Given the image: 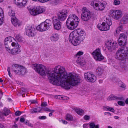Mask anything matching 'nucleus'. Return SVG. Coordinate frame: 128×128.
Instances as JSON below:
<instances>
[{
  "mask_svg": "<svg viewBox=\"0 0 128 128\" xmlns=\"http://www.w3.org/2000/svg\"><path fill=\"white\" fill-rule=\"evenodd\" d=\"M118 103L120 106H124L125 104L124 102L122 101H119L118 102Z\"/></svg>",
  "mask_w": 128,
  "mask_h": 128,
  "instance_id": "obj_44",
  "label": "nucleus"
},
{
  "mask_svg": "<svg viewBox=\"0 0 128 128\" xmlns=\"http://www.w3.org/2000/svg\"><path fill=\"white\" fill-rule=\"evenodd\" d=\"M120 67L122 68H125L126 67V65L124 63L121 62L120 64Z\"/></svg>",
  "mask_w": 128,
  "mask_h": 128,
  "instance_id": "obj_45",
  "label": "nucleus"
},
{
  "mask_svg": "<svg viewBox=\"0 0 128 128\" xmlns=\"http://www.w3.org/2000/svg\"><path fill=\"white\" fill-rule=\"evenodd\" d=\"M21 66L17 64H14L12 66V71L16 74H19Z\"/></svg>",
  "mask_w": 128,
  "mask_h": 128,
  "instance_id": "obj_22",
  "label": "nucleus"
},
{
  "mask_svg": "<svg viewBox=\"0 0 128 128\" xmlns=\"http://www.w3.org/2000/svg\"><path fill=\"white\" fill-rule=\"evenodd\" d=\"M123 27L122 26H120L118 27L117 28L119 31H121Z\"/></svg>",
  "mask_w": 128,
  "mask_h": 128,
  "instance_id": "obj_56",
  "label": "nucleus"
},
{
  "mask_svg": "<svg viewBox=\"0 0 128 128\" xmlns=\"http://www.w3.org/2000/svg\"><path fill=\"white\" fill-rule=\"evenodd\" d=\"M128 56V48L127 47H122L119 48L116 52L115 58L119 60H123Z\"/></svg>",
  "mask_w": 128,
  "mask_h": 128,
  "instance_id": "obj_4",
  "label": "nucleus"
},
{
  "mask_svg": "<svg viewBox=\"0 0 128 128\" xmlns=\"http://www.w3.org/2000/svg\"><path fill=\"white\" fill-rule=\"evenodd\" d=\"M97 26L99 30L102 31H106L110 28L108 26H107L105 22H103L102 24H99Z\"/></svg>",
  "mask_w": 128,
  "mask_h": 128,
  "instance_id": "obj_17",
  "label": "nucleus"
},
{
  "mask_svg": "<svg viewBox=\"0 0 128 128\" xmlns=\"http://www.w3.org/2000/svg\"><path fill=\"white\" fill-rule=\"evenodd\" d=\"M116 43L112 42L111 40H107L105 42V45L108 49L111 51L112 50L115 49Z\"/></svg>",
  "mask_w": 128,
  "mask_h": 128,
  "instance_id": "obj_15",
  "label": "nucleus"
},
{
  "mask_svg": "<svg viewBox=\"0 0 128 128\" xmlns=\"http://www.w3.org/2000/svg\"><path fill=\"white\" fill-rule=\"evenodd\" d=\"M60 121V122H62L63 124H68V122L64 120H59Z\"/></svg>",
  "mask_w": 128,
  "mask_h": 128,
  "instance_id": "obj_51",
  "label": "nucleus"
},
{
  "mask_svg": "<svg viewBox=\"0 0 128 128\" xmlns=\"http://www.w3.org/2000/svg\"><path fill=\"white\" fill-rule=\"evenodd\" d=\"M65 119L68 120L72 121L73 120V118L72 116L68 114L66 115Z\"/></svg>",
  "mask_w": 128,
  "mask_h": 128,
  "instance_id": "obj_37",
  "label": "nucleus"
},
{
  "mask_svg": "<svg viewBox=\"0 0 128 128\" xmlns=\"http://www.w3.org/2000/svg\"><path fill=\"white\" fill-rule=\"evenodd\" d=\"M110 14L112 18L116 20H119L123 16L122 12L119 10H110Z\"/></svg>",
  "mask_w": 128,
  "mask_h": 128,
  "instance_id": "obj_9",
  "label": "nucleus"
},
{
  "mask_svg": "<svg viewBox=\"0 0 128 128\" xmlns=\"http://www.w3.org/2000/svg\"><path fill=\"white\" fill-rule=\"evenodd\" d=\"M75 111L77 114L80 115H83L84 114V111L82 109H77L75 110Z\"/></svg>",
  "mask_w": 128,
  "mask_h": 128,
  "instance_id": "obj_36",
  "label": "nucleus"
},
{
  "mask_svg": "<svg viewBox=\"0 0 128 128\" xmlns=\"http://www.w3.org/2000/svg\"><path fill=\"white\" fill-rule=\"evenodd\" d=\"M85 36L84 32L79 28L70 33L69 40L74 46H76L80 44L84 38Z\"/></svg>",
  "mask_w": 128,
  "mask_h": 128,
  "instance_id": "obj_2",
  "label": "nucleus"
},
{
  "mask_svg": "<svg viewBox=\"0 0 128 128\" xmlns=\"http://www.w3.org/2000/svg\"><path fill=\"white\" fill-rule=\"evenodd\" d=\"M81 11L82 19L85 21H87L90 20L91 16L90 12L87 8H82Z\"/></svg>",
  "mask_w": 128,
  "mask_h": 128,
  "instance_id": "obj_7",
  "label": "nucleus"
},
{
  "mask_svg": "<svg viewBox=\"0 0 128 128\" xmlns=\"http://www.w3.org/2000/svg\"><path fill=\"white\" fill-rule=\"evenodd\" d=\"M76 62L78 64L82 66H83L86 64L84 60L82 59H77Z\"/></svg>",
  "mask_w": 128,
  "mask_h": 128,
  "instance_id": "obj_32",
  "label": "nucleus"
},
{
  "mask_svg": "<svg viewBox=\"0 0 128 128\" xmlns=\"http://www.w3.org/2000/svg\"><path fill=\"white\" fill-rule=\"evenodd\" d=\"M106 3L105 2H100L99 4L96 3H95L94 2H92L91 3V5L94 8L98 7V6L99 7H102L105 8L106 6Z\"/></svg>",
  "mask_w": 128,
  "mask_h": 128,
  "instance_id": "obj_18",
  "label": "nucleus"
},
{
  "mask_svg": "<svg viewBox=\"0 0 128 128\" xmlns=\"http://www.w3.org/2000/svg\"><path fill=\"white\" fill-rule=\"evenodd\" d=\"M20 122H24L25 120L24 118H20Z\"/></svg>",
  "mask_w": 128,
  "mask_h": 128,
  "instance_id": "obj_58",
  "label": "nucleus"
},
{
  "mask_svg": "<svg viewBox=\"0 0 128 128\" xmlns=\"http://www.w3.org/2000/svg\"><path fill=\"white\" fill-rule=\"evenodd\" d=\"M84 118L85 120H88L90 119V117L88 115H85L84 116Z\"/></svg>",
  "mask_w": 128,
  "mask_h": 128,
  "instance_id": "obj_46",
  "label": "nucleus"
},
{
  "mask_svg": "<svg viewBox=\"0 0 128 128\" xmlns=\"http://www.w3.org/2000/svg\"><path fill=\"white\" fill-rule=\"evenodd\" d=\"M4 17V12L2 8H0V19H3Z\"/></svg>",
  "mask_w": 128,
  "mask_h": 128,
  "instance_id": "obj_41",
  "label": "nucleus"
},
{
  "mask_svg": "<svg viewBox=\"0 0 128 128\" xmlns=\"http://www.w3.org/2000/svg\"><path fill=\"white\" fill-rule=\"evenodd\" d=\"M96 10H100L102 11L104 9V8H101V9L100 8H96Z\"/></svg>",
  "mask_w": 128,
  "mask_h": 128,
  "instance_id": "obj_62",
  "label": "nucleus"
},
{
  "mask_svg": "<svg viewBox=\"0 0 128 128\" xmlns=\"http://www.w3.org/2000/svg\"><path fill=\"white\" fill-rule=\"evenodd\" d=\"M13 38L12 37H8L6 38L4 40V44L5 46L9 44L12 41V39Z\"/></svg>",
  "mask_w": 128,
  "mask_h": 128,
  "instance_id": "obj_26",
  "label": "nucleus"
},
{
  "mask_svg": "<svg viewBox=\"0 0 128 128\" xmlns=\"http://www.w3.org/2000/svg\"><path fill=\"white\" fill-rule=\"evenodd\" d=\"M10 110L4 107L2 111V113L3 115L6 116L8 115L10 113Z\"/></svg>",
  "mask_w": 128,
  "mask_h": 128,
  "instance_id": "obj_27",
  "label": "nucleus"
},
{
  "mask_svg": "<svg viewBox=\"0 0 128 128\" xmlns=\"http://www.w3.org/2000/svg\"><path fill=\"white\" fill-rule=\"evenodd\" d=\"M123 99V97L117 96L114 94H111L108 98L107 100L108 101H110L115 100H122Z\"/></svg>",
  "mask_w": 128,
  "mask_h": 128,
  "instance_id": "obj_21",
  "label": "nucleus"
},
{
  "mask_svg": "<svg viewBox=\"0 0 128 128\" xmlns=\"http://www.w3.org/2000/svg\"><path fill=\"white\" fill-rule=\"evenodd\" d=\"M60 37V36L57 33H54L50 37V39L52 42H55L58 40Z\"/></svg>",
  "mask_w": 128,
  "mask_h": 128,
  "instance_id": "obj_23",
  "label": "nucleus"
},
{
  "mask_svg": "<svg viewBox=\"0 0 128 128\" xmlns=\"http://www.w3.org/2000/svg\"><path fill=\"white\" fill-rule=\"evenodd\" d=\"M105 21V24L107 26H108L110 28V26H111L112 24V22L110 18L109 19L106 18Z\"/></svg>",
  "mask_w": 128,
  "mask_h": 128,
  "instance_id": "obj_34",
  "label": "nucleus"
},
{
  "mask_svg": "<svg viewBox=\"0 0 128 128\" xmlns=\"http://www.w3.org/2000/svg\"><path fill=\"white\" fill-rule=\"evenodd\" d=\"M55 98L58 99H64V98H65L66 97L65 96H62L61 95H57L56 96H55Z\"/></svg>",
  "mask_w": 128,
  "mask_h": 128,
  "instance_id": "obj_42",
  "label": "nucleus"
},
{
  "mask_svg": "<svg viewBox=\"0 0 128 128\" xmlns=\"http://www.w3.org/2000/svg\"><path fill=\"white\" fill-rule=\"evenodd\" d=\"M29 12L33 16H36L44 12L45 8H28Z\"/></svg>",
  "mask_w": 128,
  "mask_h": 128,
  "instance_id": "obj_13",
  "label": "nucleus"
},
{
  "mask_svg": "<svg viewBox=\"0 0 128 128\" xmlns=\"http://www.w3.org/2000/svg\"><path fill=\"white\" fill-rule=\"evenodd\" d=\"M103 109L104 110L110 111L113 112H114V110L113 108L108 106H104Z\"/></svg>",
  "mask_w": 128,
  "mask_h": 128,
  "instance_id": "obj_31",
  "label": "nucleus"
},
{
  "mask_svg": "<svg viewBox=\"0 0 128 128\" xmlns=\"http://www.w3.org/2000/svg\"><path fill=\"white\" fill-rule=\"evenodd\" d=\"M12 46H15V48H20V46L18 44L17 42H12L11 44Z\"/></svg>",
  "mask_w": 128,
  "mask_h": 128,
  "instance_id": "obj_39",
  "label": "nucleus"
},
{
  "mask_svg": "<svg viewBox=\"0 0 128 128\" xmlns=\"http://www.w3.org/2000/svg\"><path fill=\"white\" fill-rule=\"evenodd\" d=\"M46 117L45 116H39L38 118L40 120H44L46 118Z\"/></svg>",
  "mask_w": 128,
  "mask_h": 128,
  "instance_id": "obj_52",
  "label": "nucleus"
},
{
  "mask_svg": "<svg viewBox=\"0 0 128 128\" xmlns=\"http://www.w3.org/2000/svg\"><path fill=\"white\" fill-rule=\"evenodd\" d=\"M51 20L48 19L41 23L36 27L37 30L40 32H44L48 30L52 25Z\"/></svg>",
  "mask_w": 128,
  "mask_h": 128,
  "instance_id": "obj_5",
  "label": "nucleus"
},
{
  "mask_svg": "<svg viewBox=\"0 0 128 128\" xmlns=\"http://www.w3.org/2000/svg\"><path fill=\"white\" fill-rule=\"evenodd\" d=\"M14 37L16 40L18 42H22L23 40L22 37L20 34H15Z\"/></svg>",
  "mask_w": 128,
  "mask_h": 128,
  "instance_id": "obj_29",
  "label": "nucleus"
},
{
  "mask_svg": "<svg viewBox=\"0 0 128 128\" xmlns=\"http://www.w3.org/2000/svg\"><path fill=\"white\" fill-rule=\"evenodd\" d=\"M44 110L46 111H48L52 112H54L55 111L54 110H50L48 108H44Z\"/></svg>",
  "mask_w": 128,
  "mask_h": 128,
  "instance_id": "obj_43",
  "label": "nucleus"
},
{
  "mask_svg": "<svg viewBox=\"0 0 128 128\" xmlns=\"http://www.w3.org/2000/svg\"><path fill=\"white\" fill-rule=\"evenodd\" d=\"M12 24L15 26H20L21 24L20 22L16 17H12L11 20Z\"/></svg>",
  "mask_w": 128,
  "mask_h": 128,
  "instance_id": "obj_19",
  "label": "nucleus"
},
{
  "mask_svg": "<svg viewBox=\"0 0 128 128\" xmlns=\"http://www.w3.org/2000/svg\"><path fill=\"white\" fill-rule=\"evenodd\" d=\"M2 19H0V26L2 24Z\"/></svg>",
  "mask_w": 128,
  "mask_h": 128,
  "instance_id": "obj_64",
  "label": "nucleus"
},
{
  "mask_svg": "<svg viewBox=\"0 0 128 128\" xmlns=\"http://www.w3.org/2000/svg\"><path fill=\"white\" fill-rule=\"evenodd\" d=\"M0 128H5L4 126L0 123Z\"/></svg>",
  "mask_w": 128,
  "mask_h": 128,
  "instance_id": "obj_61",
  "label": "nucleus"
},
{
  "mask_svg": "<svg viewBox=\"0 0 128 128\" xmlns=\"http://www.w3.org/2000/svg\"><path fill=\"white\" fill-rule=\"evenodd\" d=\"M28 0H14V4L18 6H19L22 7H24L26 5Z\"/></svg>",
  "mask_w": 128,
  "mask_h": 128,
  "instance_id": "obj_16",
  "label": "nucleus"
},
{
  "mask_svg": "<svg viewBox=\"0 0 128 128\" xmlns=\"http://www.w3.org/2000/svg\"><path fill=\"white\" fill-rule=\"evenodd\" d=\"M27 72V70L26 68L23 66H21L20 70V72L18 74L24 75Z\"/></svg>",
  "mask_w": 128,
  "mask_h": 128,
  "instance_id": "obj_28",
  "label": "nucleus"
},
{
  "mask_svg": "<svg viewBox=\"0 0 128 128\" xmlns=\"http://www.w3.org/2000/svg\"><path fill=\"white\" fill-rule=\"evenodd\" d=\"M52 19L54 28L57 30H59L61 28V22L56 16H53Z\"/></svg>",
  "mask_w": 128,
  "mask_h": 128,
  "instance_id": "obj_12",
  "label": "nucleus"
},
{
  "mask_svg": "<svg viewBox=\"0 0 128 128\" xmlns=\"http://www.w3.org/2000/svg\"><path fill=\"white\" fill-rule=\"evenodd\" d=\"M90 128H99V126L98 124L96 125L93 122L90 123L89 124Z\"/></svg>",
  "mask_w": 128,
  "mask_h": 128,
  "instance_id": "obj_38",
  "label": "nucleus"
},
{
  "mask_svg": "<svg viewBox=\"0 0 128 128\" xmlns=\"http://www.w3.org/2000/svg\"><path fill=\"white\" fill-rule=\"evenodd\" d=\"M21 114V112H20L19 111H17L16 112L15 115L16 116H20Z\"/></svg>",
  "mask_w": 128,
  "mask_h": 128,
  "instance_id": "obj_48",
  "label": "nucleus"
},
{
  "mask_svg": "<svg viewBox=\"0 0 128 128\" xmlns=\"http://www.w3.org/2000/svg\"><path fill=\"white\" fill-rule=\"evenodd\" d=\"M36 30L34 27L29 26L26 27L25 32L27 35L29 37L34 36L36 34Z\"/></svg>",
  "mask_w": 128,
  "mask_h": 128,
  "instance_id": "obj_10",
  "label": "nucleus"
},
{
  "mask_svg": "<svg viewBox=\"0 0 128 128\" xmlns=\"http://www.w3.org/2000/svg\"><path fill=\"white\" fill-rule=\"evenodd\" d=\"M96 71L98 74H101L102 73L103 70L101 68L99 67L96 70Z\"/></svg>",
  "mask_w": 128,
  "mask_h": 128,
  "instance_id": "obj_40",
  "label": "nucleus"
},
{
  "mask_svg": "<svg viewBox=\"0 0 128 128\" xmlns=\"http://www.w3.org/2000/svg\"><path fill=\"white\" fill-rule=\"evenodd\" d=\"M47 104L46 102H44L41 104V106H47Z\"/></svg>",
  "mask_w": 128,
  "mask_h": 128,
  "instance_id": "obj_49",
  "label": "nucleus"
},
{
  "mask_svg": "<svg viewBox=\"0 0 128 128\" xmlns=\"http://www.w3.org/2000/svg\"><path fill=\"white\" fill-rule=\"evenodd\" d=\"M84 52H83L80 51L78 52L76 55V58L77 59H81L80 56L83 55Z\"/></svg>",
  "mask_w": 128,
  "mask_h": 128,
  "instance_id": "obj_35",
  "label": "nucleus"
},
{
  "mask_svg": "<svg viewBox=\"0 0 128 128\" xmlns=\"http://www.w3.org/2000/svg\"><path fill=\"white\" fill-rule=\"evenodd\" d=\"M42 108L40 107L32 109L30 110V112L32 114L39 112L42 110Z\"/></svg>",
  "mask_w": 128,
  "mask_h": 128,
  "instance_id": "obj_24",
  "label": "nucleus"
},
{
  "mask_svg": "<svg viewBox=\"0 0 128 128\" xmlns=\"http://www.w3.org/2000/svg\"><path fill=\"white\" fill-rule=\"evenodd\" d=\"M83 127L84 128H89L88 124H83Z\"/></svg>",
  "mask_w": 128,
  "mask_h": 128,
  "instance_id": "obj_54",
  "label": "nucleus"
},
{
  "mask_svg": "<svg viewBox=\"0 0 128 128\" xmlns=\"http://www.w3.org/2000/svg\"><path fill=\"white\" fill-rule=\"evenodd\" d=\"M32 66L42 76L47 75L50 83H56L65 89H69L71 86H75L80 82V79L76 74H67L65 71L64 68L60 66H56L54 71L47 70L45 66L41 64H32Z\"/></svg>",
  "mask_w": 128,
  "mask_h": 128,
  "instance_id": "obj_1",
  "label": "nucleus"
},
{
  "mask_svg": "<svg viewBox=\"0 0 128 128\" xmlns=\"http://www.w3.org/2000/svg\"><path fill=\"white\" fill-rule=\"evenodd\" d=\"M84 78L88 82L94 83L96 80V77L92 72H85L84 74Z\"/></svg>",
  "mask_w": 128,
  "mask_h": 128,
  "instance_id": "obj_6",
  "label": "nucleus"
},
{
  "mask_svg": "<svg viewBox=\"0 0 128 128\" xmlns=\"http://www.w3.org/2000/svg\"><path fill=\"white\" fill-rule=\"evenodd\" d=\"M32 0L34 1H38L39 0ZM50 0H41V2H46L47 1H49Z\"/></svg>",
  "mask_w": 128,
  "mask_h": 128,
  "instance_id": "obj_57",
  "label": "nucleus"
},
{
  "mask_svg": "<svg viewBox=\"0 0 128 128\" xmlns=\"http://www.w3.org/2000/svg\"><path fill=\"white\" fill-rule=\"evenodd\" d=\"M82 9H77V12L78 13H80L81 12V11Z\"/></svg>",
  "mask_w": 128,
  "mask_h": 128,
  "instance_id": "obj_63",
  "label": "nucleus"
},
{
  "mask_svg": "<svg viewBox=\"0 0 128 128\" xmlns=\"http://www.w3.org/2000/svg\"><path fill=\"white\" fill-rule=\"evenodd\" d=\"M20 51V48H14L10 52L12 54L14 55L19 53Z\"/></svg>",
  "mask_w": 128,
  "mask_h": 128,
  "instance_id": "obj_25",
  "label": "nucleus"
},
{
  "mask_svg": "<svg viewBox=\"0 0 128 128\" xmlns=\"http://www.w3.org/2000/svg\"><path fill=\"white\" fill-rule=\"evenodd\" d=\"M120 23L122 24H128V14H125L120 20Z\"/></svg>",
  "mask_w": 128,
  "mask_h": 128,
  "instance_id": "obj_20",
  "label": "nucleus"
},
{
  "mask_svg": "<svg viewBox=\"0 0 128 128\" xmlns=\"http://www.w3.org/2000/svg\"><path fill=\"white\" fill-rule=\"evenodd\" d=\"M69 11L66 9H63L62 10L60 11L58 16L57 18L58 20L61 21H64L65 20L67 16V14Z\"/></svg>",
  "mask_w": 128,
  "mask_h": 128,
  "instance_id": "obj_11",
  "label": "nucleus"
},
{
  "mask_svg": "<svg viewBox=\"0 0 128 128\" xmlns=\"http://www.w3.org/2000/svg\"><path fill=\"white\" fill-rule=\"evenodd\" d=\"M8 15L10 16L13 17L14 16L15 14V13L14 11L12 8L10 9L9 11L8 12Z\"/></svg>",
  "mask_w": 128,
  "mask_h": 128,
  "instance_id": "obj_33",
  "label": "nucleus"
},
{
  "mask_svg": "<svg viewBox=\"0 0 128 128\" xmlns=\"http://www.w3.org/2000/svg\"><path fill=\"white\" fill-rule=\"evenodd\" d=\"M25 123L26 124L29 126H30L31 127H32L33 126V125L30 123H29V122H26Z\"/></svg>",
  "mask_w": 128,
  "mask_h": 128,
  "instance_id": "obj_55",
  "label": "nucleus"
},
{
  "mask_svg": "<svg viewBox=\"0 0 128 128\" xmlns=\"http://www.w3.org/2000/svg\"><path fill=\"white\" fill-rule=\"evenodd\" d=\"M5 47L6 48V50L8 52H11L10 49L8 46V45L6 46H5Z\"/></svg>",
  "mask_w": 128,
  "mask_h": 128,
  "instance_id": "obj_47",
  "label": "nucleus"
},
{
  "mask_svg": "<svg viewBox=\"0 0 128 128\" xmlns=\"http://www.w3.org/2000/svg\"><path fill=\"white\" fill-rule=\"evenodd\" d=\"M127 38L124 34H121L118 39V44L120 46H124L126 44Z\"/></svg>",
  "mask_w": 128,
  "mask_h": 128,
  "instance_id": "obj_14",
  "label": "nucleus"
},
{
  "mask_svg": "<svg viewBox=\"0 0 128 128\" xmlns=\"http://www.w3.org/2000/svg\"><path fill=\"white\" fill-rule=\"evenodd\" d=\"M114 3L115 5H118L120 3V2L118 0H115L114 1Z\"/></svg>",
  "mask_w": 128,
  "mask_h": 128,
  "instance_id": "obj_50",
  "label": "nucleus"
},
{
  "mask_svg": "<svg viewBox=\"0 0 128 128\" xmlns=\"http://www.w3.org/2000/svg\"><path fill=\"white\" fill-rule=\"evenodd\" d=\"M119 89L121 91L124 90L126 87L124 83L121 82L119 83Z\"/></svg>",
  "mask_w": 128,
  "mask_h": 128,
  "instance_id": "obj_30",
  "label": "nucleus"
},
{
  "mask_svg": "<svg viewBox=\"0 0 128 128\" xmlns=\"http://www.w3.org/2000/svg\"><path fill=\"white\" fill-rule=\"evenodd\" d=\"M18 125L17 124H15L13 126L12 128H18Z\"/></svg>",
  "mask_w": 128,
  "mask_h": 128,
  "instance_id": "obj_59",
  "label": "nucleus"
},
{
  "mask_svg": "<svg viewBox=\"0 0 128 128\" xmlns=\"http://www.w3.org/2000/svg\"><path fill=\"white\" fill-rule=\"evenodd\" d=\"M120 32V31L118 30L117 28L116 30V33L118 34H119Z\"/></svg>",
  "mask_w": 128,
  "mask_h": 128,
  "instance_id": "obj_60",
  "label": "nucleus"
},
{
  "mask_svg": "<svg viewBox=\"0 0 128 128\" xmlns=\"http://www.w3.org/2000/svg\"><path fill=\"white\" fill-rule=\"evenodd\" d=\"M29 102H31V104H34L37 103L36 101L35 100H31L29 101Z\"/></svg>",
  "mask_w": 128,
  "mask_h": 128,
  "instance_id": "obj_53",
  "label": "nucleus"
},
{
  "mask_svg": "<svg viewBox=\"0 0 128 128\" xmlns=\"http://www.w3.org/2000/svg\"><path fill=\"white\" fill-rule=\"evenodd\" d=\"M91 54L95 60L96 61H101L104 59V57L102 54L100 50L98 48L94 51Z\"/></svg>",
  "mask_w": 128,
  "mask_h": 128,
  "instance_id": "obj_8",
  "label": "nucleus"
},
{
  "mask_svg": "<svg viewBox=\"0 0 128 128\" xmlns=\"http://www.w3.org/2000/svg\"><path fill=\"white\" fill-rule=\"evenodd\" d=\"M79 21V19L75 15H70L66 22L68 28L71 30L74 29L78 26Z\"/></svg>",
  "mask_w": 128,
  "mask_h": 128,
  "instance_id": "obj_3",
  "label": "nucleus"
}]
</instances>
